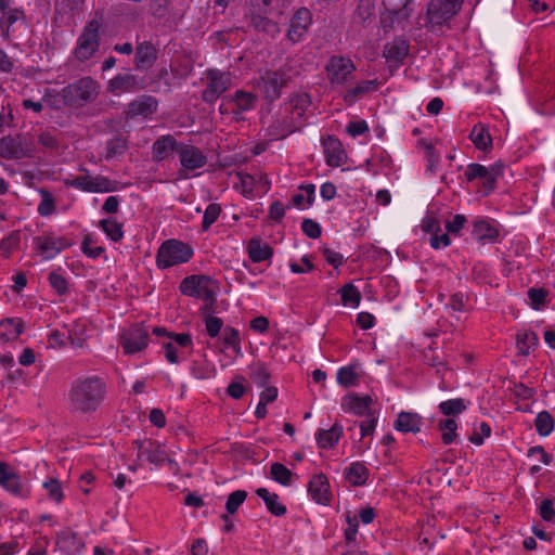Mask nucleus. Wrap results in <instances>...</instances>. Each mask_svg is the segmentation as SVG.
Here are the masks:
<instances>
[{
	"label": "nucleus",
	"mask_w": 555,
	"mask_h": 555,
	"mask_svg": "<svg viewBox=\"0 0 555 555\" xmlns=\"http://www.w3.org/2000/svg\"><path fill=\"white\" fill-rule=\"evenodd\" d=\"M311 103L308 93L291 96L269 119L262 120L266 135L272 141L283 140L299 131L307 124Z\"/></svg>",
	"instance_id": "f257e3e1"
},
{
	"label": "nucleus",
	"mask_w": 555,
	"mask_h": 555,
	"mask_svg": "<svg viewBox=\"0 0 555 555\" xmlns=\"http://www.w3.org/2000/svg\"><path fill=\"white\" fill-rule=\"evenodd\" d=\"M106 396V383L96 375L76 378L68 390L67 403L74 414H91L103 403Z\"/></svg>",
	"instance_id": "f03ea898"
},
{
	"label": "nucleus",
	"mask_w": 555,
	"mask_h": 555,
	"mask_svg": "<svg viewBox=\"0 0 555 555\" xmlns=\"http://www.w3.org/2000/svg\"><path fill=\"white\" fill-rule=\"evenodd\" d=\"M100 93L99 82L90 76L81 77L78 80L67 85L61 91L49 98L50 105L54 108L68 106L73 108H81L88 103L93 102Z\"/></svg>",
	"instance_id": "7ed1b4c3"
},
{
	"label": "nucleus",
	"mask_w": 555,
	"mask_h": 555,
	"mask_svg": "<svg viewBox=\"0 0 555 555\" xmlns=\"http://www.w3.org/2000/svg\"><path fill=\"white\" fill-rule=\"evenodd\" d=\"M293 66L287 62L278 69L264 70L257 80V87L267 101L273 102L282 94V90L292 80Z\"/></svg>",
	"instance_id": "20e7f679"
},
{
	"label": "nucleus",
	"mask_w": 555,
	"mask_h": 555,
	"mask_svg": "<svg viewBox=\"0 0 555 555\" xmlns=\"http://www.w3.org/2000/svg\"><path fill=\"white\" fill-rule=\"evenodd\" d=\"M464 0H430L427 5V28L441 30L461 11Z\"/></svg>",
	"instance_id": "39448f33"
},
{
	"label": "nucleus",
	"mask_w": 555,
	"mask_h": 555,
	"mask_svg": "<svg viewBox=\"0 0 555 555\" xmlns=\"http://www.w3.org/2000/svg\"><path fill=\"white\" fill-rule=\"evenodd\" d=\"M193 254L194 251L190 244L173 238L167 240L157 250V268L164 270L185 263L192 258Z\"/></svg>",
	"instance_id": "423d86ee"
},
{
	"label": "nucleus",
	"mask_w": 555,
	"mask_h": 555,
	"mask_svg": "<svg viewBox=\"0 0 555 555\" xmlns=\"http://www.w3.org/2000/svg\"><path fill=\"white\" fill-rule=\"evenodd\" d=\"M79 171L85 175L64 179V185L88 193H109L117 190V182L105 176H91L89 170L82 166L79 167Z\"/></svg>",
	"instance_id": "0eeeda50"
},
{
	"label": "nucleus",
	"mask_w": 555,
	"mask_h": 555,
	"mask_svg": "<svg viewBox=\"0 0 555 555\" xmlns=\"http://www.w3.org/2000/svg\"><path fill=\"white\" fill-rule=\"evenodd\" d=\"M179 288L185 296L199 298L212 305L216 300L218 284L206 275H190L182 280Z\"/></svg>",
	"instance_id": "6e6552de"
},
{
	"label": "nucleus",
	"mask_w": 555,
	"mask_h": 555,
	"mask_svg": "<svg viewBox=\"0 0 555 555\" xmlns=\"http://www.w3.org/2000/svg\"><path fill=\"white\" fill-rule=\"evenodd\" d=\"M357 66L347 56L333 55L325 65V73L332 86L348 87L354 78Z\"/></svg>",
	"instance_id": "1a4fd4ad"
},
{
	"label": "nucleus",
	"mask_w": 555,
	"mask_h": 555,
	"mask_svg": "<svg viewBox=\"0 0 555 555\" xmlns=\"http://www.w3.org/2000/svg\"><path fill=\"white\" fill-rule=\"evenodd\" d=\"M100 23L96 20H91L85 26L81 35L77 40V46L74 50L75 57L85 62L91 59L100 47Z\"/></svg>",
	"instance_id": "9d476101"
},
{
	"label": "nucleus",
	"mask_w": 555,
	"mask_h": 555,
	"mask_svg": "<svg viewBox=\"0 0 555 555\" xmlns=\"http://www.w3.org/2000/svg\"><path fill=\"white\" fill-rule=\"evenodd\" d=\"M35 152L33 142L21 135H7L0 139V156L4 159L31 158Z\"/></svg>",
	"instance_id": "9b49d317"
},
{
	"label": "nucleus",
	"mask_w": 555,
	"mask_h": 555,
	"mask_svg": "<svg viewBox=\"0 0 555 555\" xmlns=\"http://www.w3.org/2000/svg\"><path fill=\"white\" fill-rule=\"evenodd\" d=\"M149 332L142 324H133L120 334V346L126 354H134L149 345Z\"/></svg>",
	"instance_id": "f8f14e48"
},
{
	"label": "nucleus",
	"mask_w": 555,
	"mask_h": 555,
	"mask_svg": "<svg viewBox=\"0 0 555 555\" xmlns=\"http://www.w3.org/2000/svg\"><path fill=\"white\" fill-rule=\"evenodd\" d=\"M206 79L207 85L202 93V99L206 103L216 102L229 89L231 82L230 74L218 69H208Z\"/></svg>",
	"instance_id": "ddd939ff"
},
{
	"label": "nucleus",
	"mask_w": 555,
	"mask_h": 555,
	"mask_svg": "<svg viewBox=\"0 0 555 555\" xmlns=\"http://www.w3.org/2000/svg\"><path fill=\"white\" fill-rule=\"evenodd\" d=\"M178 155L181 164V178H189L188 172L203 168L207 164L206 155L197 146L181 143L178 150Z\"/></svg>",
	"instance_id": "4468645a"
},
{
	"label": "nucleus",
	"mask_w": 555,
	"mask_h": 555,
	"mask_svg": "<svg viewBox=\"0 0 555 555\" xmlns=\"http://www.w3.org/2000/svg\"><path fill=\"white\" fill-rule=\"evenodd\" d=\"M145 88V79L131 73L118 74L107 83L108 91L114 94L135 93Z\"/></svg>",
	"instance_id": "2eb2a0df"
},
{
	"label": "nucleus",
	"mask_w": 555,
	"mask_h": 555,
	"mask_svg": "<svg viewBox=\"0 0 555 555\" xmlns=\"http://www.w3.org/2000/svg\"><path fill=\"white\" fill-rule=\"evenodd\" d=\"M36 249L44 255V258L52 259L61 251L73 245V242L65 236L42 235L34 238Z\"/></svg>",
	"instance_id": "dca6fc26"
},
{
	"label": "nucleus",
	"mask_w": 555,
	"mask_h": 555,
	"mask_svg": "<svg viewBox=\"0 0 555 555\" xmlns=\"http://www.w3.org/2000/svg\"><path fill=\"white\" fill-rule=\"evenodd\" d=\"M158 50L151 41L139 42L134 50V68L140 72H147L156 63Z\"/></svg>",
	"instance_id": "f3484780"
},
{
	"label": "nucleus",
	"mask_w": 555,
	"mask_h": 555,
	"mask_svg": "<svg viewBox=\"0 0 555 555\" xmlns=\"http://www.w3.org/2000/svg\"><path fill=\"white\" fill-rule=\"evenodd\" d=\"M410 51V42L402 36L395 37L387 42L383 49V56L387 63L396 66L401 65Z\"/></svg>",
	"instance_id": "a211bd4d"
},
{
	"label": "nucleus",
	"mask_w": 555,
	"mask_h": 555,
	"mask_svg": "<svg viewBox=\"0 0 555 555\" xmlns=\"http://www.w3.org/2000/svg\"><path fill=\"white\" fill-rule=\"evenodd\" d=\"M311 20V13L308 9H299L291 20L287 38L293 43L301 41L308 33Z\"/></svg>",
	"instance_id": "6ab92c4d"
},
{
	"label": "nucleus",
	"mask_w": 555,
	"mask_h": 555,
	"mask_svg": "<svg viewBox=\"0 0 555 555\" xmlns=\"http://www.w3.org/2000/svg\"><path fill=\"white\" fill-rule=\"evenodd\" d=\"M325 162L331 167H339L347 160L346 151L341 142L334 135H327L322 139Z\"/></svg>",
	"instance_id": "aec40b11"
},
{
	"label": "nucleus",
	"mask_w": 555,
	"mask_h": 555,
	"mask_svg": "<svg viewBox=\"0 0 555 555\" xmlns=\"http://www.w3.org/2000/svg\"><path fill=\"white\" fill-rule=\"evenodd\" d=\"M158 107V101L152 95H141L132 100L127 107V118L143 117L147 118L152 116Z\"/></svg>",
	"instance_id": "412c9836"
},
{
	"label": "nucleus",
	"mask_w": 555,
	"mask_h": 555,
	"mask_svg": "<svg viewBox=\"0 0 555 555\" xmlns=\"http://www.w3.org/2000/svg\"><path fill=\"white\" fill-rule=\"evenodd\" d=\"M138 449V457L145 459L150 463L162 466L167 460V453L160 448V446L152 440L133 442Z\"/></svg>",
	"instance_id": "4be33fe9"
},
{
	"label": "nucleus",
	"mask_w": 555,
	"mask_h": 555,
	"mask_svg": "<svg viewBox=\"0 0 555 555\" xmlns=\"http://www.w3.org/2000/svg\"><path fill=\"white\" fill-rule=\"evenodd\" d=\"M308 493L315 503L328 505L331 492L327 477L324 474L314 475L308 483Z\"/></svg>",
	"instance_id": "5701e85b"
},
{
	"label": "nucleus",
	"mask_w": 555,
	"mask_h": 555,
	"mask_svg": "<svg viewBox=\"0 0 555 555\" xmlns=\"http://www.w3.org/2000/svg\"><path fill=\"white\" fill-rule=\"evenodd\" d=\"M372 398L370 396H359L357 393H349L341 400V409L345 412L352 413L358 416H367L370 412Z\"/></svg>",
	"instance_id": "b1692460"
},
{
	"label": "nucleus",
	"mask_w": 555,
	"mask_h": 555,
	"mask_svg": "<svg viewBox=\"0 0 555 555\" xmlns=\"http://www.w3.org/2000/svg\"><path fill=\"white\" fill-rule=\"evenodd\" d=\"M181 143H179L176 138L171 134H164L156 139V141L152 145V154L153 158L156 162H162L166 159L171 152H177L180 149Z\"/></svg>",
	"instance_id": "393cba45"
},
{
	"label": "nucleus",
	"mask_w": 555,
	"mask_h": 555,
	"mask_svg": "<svg viewBox=\"0 0 555 555\" xmlns=\"http://www.w3.org/2000/svg\"><path fill=\"white\" fill-rule=\"evenodd\" d=\"M267 15L268 14H264L263 12H261L260 8L259 9L254 8L246 15V18L248 20V24L251 27H254L256 30L263 31V33L274 36L275 34H278L280 31L278 24L275 22H273L272 20H270Z\"/></svg>",
	"instance_id": "a878e982"
},
{
	"label": "nucleus",
	"mask_w": 555,
	"mask_h": 555,
	"mask_svg": "<svg viewBox=\"0 0 555 555\" xmlns=\"http://www.w3.org/2000/svg\"><path fill=\"white\" fill-rule=\"evenodd\" d=\"M0 486L14 495H20L23 492L18 474L4 462H0Z\"/></svg>",
	"instance_id": "bb28decb"
},
{
	"label": "nucleus",
	"mask_w": 555,
	"mask_h": 555,
	"mask_svg": "<svg viewBox=\"0 0 555 555\" xmlns=\"http://www.w3.org/2000/svg\"><path fill=\"white\" fill-rule=\"evenodd\" d=\"M473 237L482 243H495L499 237V230L488 220L476 219L473 223Z\"/></svg>",
	"instance_id": "cd10ccee"
},
{
	"label": "nucleus",
	"mask_w": 555,
	"mask_h": 555,
	"mask_svg": "<svg viewBox=\"0 0 555 555\" xmlns=\"http://www.w3.org/2000/svg\"><path fill=\"white\" fill-rule=\"evenodd\" d=\"M38 144L43 153L50 155L59 154L62 144V134L55 128L46 129L38 134Z\"/></svg>",
	"instance_id": "c85d7f7f"
},
{
	"label": "nucleus",
	"mask_w": 555,
	"mask_h": 555,
	"mask_svg": "<svg viewBox=\"0 0 555 555\" xmlns=\"http://www.w3.org/2000/svg\"><path fill=\"white\" fill-rule=\"evenodd\" d=\"M344 428L339 423H334L330 429H319L315 434L318 447L321 449L334 448L340 437L343 436Z\"/></svg>",
	"instance_id": "c756f323"
},
{
	"label": "nucleus",
	"mask_w": 555,
	"mask_h": 555,
	"mask_svg": "<svg viewBox=\"0 0 555 555\" xmlns=\"http://www.w3.org/2000/svg\"><path fill=\"white\" fill-rule=\"evenodd\" d=\"M378 86L379 82L376 79L362 80L358 82L354 87H348L346 91L343 93V100L347 104H352L364 94L371 91H376L378 89Z\"/></svg>",
	"instance_id": "7c9ffc66"
},
{
	"label": "nucleus",
	"mask_w": 555,
	"mask_h": 555,
	"mask_svg": "<svg viewBox=\"0 0 555 555\" xmlns=\"http://www.w3.org/2000/svg\"><path fill=\"white\" fill-rule=\"evenodd\" d=\"M246 250L249 259L255 263L268 260L273 256V248L258 237L249 240Z\"/></svg>",
	"instance_id": "2f4dec72"
},
{
	"label": "nucleus",
	"mask_w": 555,
	"mask_h": 555,
	"mask_svg": "<svg viewBox=\"0 0 555 555\" xmlns=\"http://www.w3.org/2000/svg\"><path fill=\"white\" fill-rule=\"evenodd\" d=\"M422 416L417 413L400 412L393 424L396 430L417 434L421 430Z\"/></svg>",
	"instance_id": "473e14b6"
},
{
	"label": "nucleus",
	"mask_w": 555,
	"mask_h": 555,
	"mask_svg": "<svg viewBox=\"0 0 555 555\" xmlns=\"http://www.w3.org/2000/svg\"><path fill=\"white\" fill-rule=\"evenodd\" d=\"M24 330L21 319H4L0 322V343L13 341L20 337Z\"/></svg>",
	"instance_id": "72a5a7b5"
},
{
	"label": "nucleus",
	"mask_w": 555,
	"mask_h": 555,
	"mask_svg": "<svg viewBox=\"0 0 555 555\" xmlns=\"http://www.w3.org/2000/svg\"><path fill=\"white\" fill-rule=\"evenodd\" d=\"M469 139L479 151L486 152L492 149V138L488 127L483 124H477L473 127Z\"/></svg>",
	"instance_id": "f704fd0d"
},
{
	"label": "nucleus",
	"mask_w": 555,
	"mask_h": 555,
	"mask_svg": "<svg viewBox=\"0 0 555 555\" xmlns=\"http://www.w3.org/2000/svg\"><path fill=\"white\" fill-rule=\"evenodd\" d=\"M231 101L235 105V108L232 111L233 114L238 115L243 112H248L255 108L257 103V95L251 92L237 90L231 96Z\"/></svg>",
	"instance_id": "c9c22d12"
},
{
	"label": "nucleus",
	"mask_w": 555,
	"mask_h": 555,
	"mask_svg": "<svg viewBox=\"0 0 555 555\" xmlns=\"http://www.w3.org/2000/svg\"><path fill=\"white\" fill-rule=\"evenodd\" d=\"M369 476L367 467L361 462H353L345 469L346 479L354 487L365 485Z\"/></svg>",
	"instance_id": "e433bc0d"
},
{
	"label": "nucleus",
	"mask_w": 555,
	"mask_h": 555,
	"mask_svg": "<svg viewBox=\"0 0 555 555\" xmlns=\"http://www.w3.org/2000/svg\"><path fill=\"white\" fill-rule=\"evenodd\" d=\"M256 494L263 500L272 515L281 517L286 514V506L279 501L276 493L270 492L267 488H258Z\"/></svg>",
	"instance_id": "4c0bfd02"
},
{
	"label": "nucleus",
	"mask_w": 555,
	"mask_h": 555,
	"mask_svg": "<svg viewBox=\"0 0 555 555\" xmlns=\"http://www.w3.org/2000/svg\"><path fill=\"white\" fill-rule=\"evenodd\" d=\"M469 404L470 402L468 400L463 398H455L440 402L438 408L444 416H448V418H453L454 416H457L466 411Z\"/></svg>",
	"instance_id": "58836bf2"
},
{
	"label": "nucleus",
	"mask_w": 555,
	"mask_h": 555,
	"mask_svg": "<svg viewBox=\"0 0 555 555\" xmlns=\"http://www.w3.org/2000/svg\"><path fill=\"white\" fill-rule=\"evenodd\" d=\"M538 346V336L533 331H521L516 334V347L521 356H528Z\"/></svg>",
	"instance_id": "ea45409f"
},
{
	"label": "nucleus",
	"mask_w": 555,
	"mask_h": 555,
	"mask_svg": "<svg viewBox=\"0 0 555 555\" xmlns=\"http://www.w3.org/2000/svg\"><path fill=\"white\" fill-rule=\"evenodd\" d=\"M99 227L113 242H120L124 237L122 223L116 218L102 219L99 222Z\"/></svg>",
	"instance_id": "a19ab883"
},
{
	"label": "nucleus",
	"mask_w": 555,
	"mask_h": 555,
	"mask_svg": "<svg viewBox=\"0 0 555 555\" xmlns=\"http://www.w3.org/2000/svg\"><path fill=\"white\" fill-rule=\"evenodd\" d=\"M81 251L87 257L96 259L105 251V248L98 245V237L95 235L86 233L81 242Z\"/></svg>",
	"instance_id": "79ce46f5"
},
{
	"label": "nucleus",
	"mask_w": 555,
	"mask_h": 555,
	"mask_svg": "<svg viewBox=\"0 0 555 555\" xmlns=\"http://www.w3.org/2000/svg\"><path fill=\"white\" fill-rule=\"evenodd\" d=\"M438 429L441 431V440L446 446L453 443L457 437V423L454 418H444L438 422Z\"/></svg>",
	"instance_id": "37998d69"
},
{
	"label": "nucleus",
	"mask_w": 555,
	"mask_h": 555,
	"mask_svg": "<svg viewBox=\"0 0 555 555\" xmlns=\"http://www.w3.org/2000/svg\"><path fill=\"white\" fill-rule=\"evenodd\" d=\"M375 16V4L373 0H359L353 12V20L358 23H365Z\"/></svg>",
	"instance_id": "c03bdc74"
},
{
	"label": "nucleus",
	"mask_w": 555,
	"mask_h": 555,
	"mask_svg": "<svg viewBox=\"0 0 555 555\" xmlns=\"http://www.w3.org/2000/svg\"><path fill=\"white\" fill-rule=\"evenodd\" d=\"M270 477L278 483L288 487L292 485L293 473L285 465L275 462L270 467Z\"/></svg>",
	"instance_id": "a18cd8bd"
},
{
	"label": "nucleus",
	"mask_w": 555,
	"mask_h": 555,
	"mask_svg": "<svg viewBox=\"0 0 555 555\" xmlns=\"http://www.w3.org/2000/svg\"><path fill=\"white\" fill-rule=\"evenodd\" d=\"M222 343L225 348H231L236 354L242 353L238 330L231 326L224 327L222 334Z\"/></svg>",
	"instance_id": "49530a36"
},
{
	"label": "nucleus",
	"mask_w": 555,
	"mask_h": 555,
	"mask_svg": "<svg viewBox=\"0 0 555 555\" xmlns=\"http://www.w3.org/2000/svg\"><path fill=\"white\" fill-rule=\"evenodd\" d=\"M271 374L264 363L258 362L250 367V378L260 388L269 384Z\"/></svg>",
	"instance_id": "de8ad7c7"
},
{
	"label": "nucleus",
	"mask_w": 555,
	"mask_h": 555,
	"mask_svg": "<svg viewBox=\"0 0 555 555\" xmlns=\"http://www.w3.org/2000/svg\"><path fill=\"white\" fill-rule=\"evenodd\" d=\"M535 430L540 436H548L554 429V420L547 411L538 413L534 420Z\"/></svg>",
	"instance_id": "09e8293b"
},
{
	"label": "nucleus",
	"mask_w": 555,
	"mask_h": 555,
	"mask_svg": "<svg viewBox=\"0 0 555 555\" xmlns=\"http://www.w3.org/2000/svg\"><path fill=\"white\" fill-rule=\"evenodd\" d=\"M21 235L18 231L11 232L7 237L0 242V255L3 258H9L12 253L18 248Z\"/></svg>",
	"instance_id": "8fccbe9b"
},
{
	"label": "nucleus",
	"mask_w": 555,
	"mask_h": 555,
	"mask_svg": "<svg viewBox=\"0 0 555 555\" xmlns=\"http://www.w3.org/2000/svg\"><path fill=\"white\" fill-rule=\"evenodd\" d=\"M39 194L41 196V202L38 205L37 211L41 217H49L55 211L54 197L46 189H40Z\"/></svg>",
	"instance_id": "3c124183"
},
{
	"label": "nucleus",
	"mask_w": 555,
	"mask_h": 555,
	"mask_svg": "<svg viewBox=\"0 0 555 555\" xmlns=\"http://www.w3.org/2000/svg\"><path fill=\"white\" fill-rule=\"evenodd\" d=\"M340 296L345 306L350 305L352 307H358L362 298L359 289L351 283L341 287Z\"/></svg>",
	"instance_id": "603ef678"
},
{
	"label": "nucleus",
	"mask_w": 555,
	"mask_h": 555,
	"mask_svg": "<svg viewBox=\"0 0 555 555\" xmlns=\"http://www.w3.org/2000/svg\"><path fill=\"white\" fill-rule=\"evenodd\" d=\"M359 375L352 365L340 367L337 372V382L344 387L354 386Z\"/></svg>",
	"instance_id": "864d4df0"
},
{
	"label": "nucleus",
	"mask_w": 555,
	"mask_h": 555,
	"mask_svg": "<svg viewBox=\"0 0 555 555\" xmlns=\"http://www.w3.org/2000/svg\"><path fill=\"white\" fill-rule=\"evenodd\" d=\"M43 488L46 489L50 500H53L57 504L63 501L64 493L60 480L55 478H49L43 482Z\"/></svg>",
	"instance_id": "5fc2aeb1"
},
{
	"label": "nucleus",
	"mask_w": 555,
	"mask_h": 555,
	"mask_svg": "<svg viewBox=\"0 0 555 555\" xmlns=\"http://www.w3.org/2000/svg\"><path fill=\"white\" fill-rule=\"evenodd\" d=\"M488 176L487 167L477 163H472L467 166L465 171V178L468 182L479 178L485 180V186L488 188Z\"/></svg>",
	"instance_id": "6e6d98bb"
},
{
	"label": "nucleus",
	"mask_w": 555,
	"mask_h": 555,
	"mask_svg": "<svg viewBox=\"0 0 555 555\" xmlns=\"http://www.w3.org/2000/svg\"><path fill=\"white\" fill-rule=\"evenodd\" d=\"M221 214V206L216 203H211L207 206L204 212L202 221V230L207 231L212 223L217 221Z\"/></svg>",
	"instance_id": "4d7b16f0"
},
{
	"label": "nucleus",
	"mask_w": 555,
	"mask_h": 555,
	"mask_svg": "<svg viewBox=\"0 0 555 555\" xmlns=\"http://www.w3.org/2000/svg\"><path fill=\"white\" fill-rule=\"evenodd\" d=\"M247 498V492L244 490H236L229 494L225 509L229 514H234L238 507L244 503Z\"/></svg>",
	"instance_id": "13d9d810"
},
{
	"label": "nucleus",
	"mask_w": 555,
	"mask_h": 555,
	"mask_svg": "<svg viewBox=\"0 0 555 555\" xmlns=\"http://www.w3.org/2000/svg\"><path fill=\"white\" fill-rule=\"evenodd\" d=\"M127 149V142L121 137L112 138L106 145V158H113L116 155H121Z\"/></svg>",
	"instance_id": "bf43d9fd"
},
{
	"label": "nucleus",
	"mask_w": 555,
	"mask_h": 555,
	"mask_svg": "<svg viewBox=\"0 0 555 555\" xmlns=\"http://www.w3.org/2000/svg\"><path fill=\"white\" fill-rule=\"evenodd\" d=\"M48 280L51 287L57 293V295L62 296L68 292L67 280L62 274L53 271L49 274Z\"/></svg>",
	"instance_id": "052dcab7"
},
{
	"label": "nucleus",
	"mask_w": 555,
	"mask_h": 555,
	"mask_svg": "<svg viewBox=\"0 0 555 555\" xmlns=\"http://www.w3.org/2000/svg\"><path fill=\"white\" fill-rule=\"evenodd\" d=\"M222 327L223 321L221 318L211 314L205 318V328L209 337H217L220 334Z\"/></svg>",
	"instance_id": "680f3d73"
},
{
	"label": "nucleus",
	"mask_w": 555,
	"mask_h": 555,
	"mask_svg": "<svg viewBox=\"0 0 555 555\" xmlns=\"http://www.w3.org/2000/svg\"><path fill=\"white\" fill-rule=\"evenodd\" d=\"M490 435L491 426L488 423L482 422L480 423L478 428L474 429L468 440L475 446H481L483 443L485 438L490 437Z\"/></svg>",
	"instance_id": "e2e57ef3"
},
{
	"label": "nucleus",
	"mask_w": 555,
	"mask_h": 555,
	"mask_svg": "<svg viewBox=\"0 0 555 555\" xmlns=\"http://www.w3.org/2000/svg\"><path fill=\"white\" fill-rule=\"evenodd\" d=\"M179 346L173 341H164L163 349L165 350V358L171 364H178L183 359V352H179Z\"/></svg>",
	"instance_id": "0e129e2a"
},
{
	"label": "nucleus",
	"mask_w": 555,
	"mask_h": 555,
	"mask_svg": "<svg viewBox=\"0 0 555 555\" xmlns=\"http://www.w3.org/2000/svg\"><path fill=\"white\" fill-rule=\"evenodd\" d=\"M301 231L309 238L315 240L321 236L322 228L317 221L306 218L301 222Z\"/></svg>",
	"instance_id": "69168bd1"
},
{
	"label": "nucleus",
	"mask_w": 555,
	"mask_h": 555,
	"mask_svg": "<svg viewBox=\"0 0 555 555\" xmlns=\"http://www.w3.org/2000/svg\"><path fill=\"white\" fill-rule=\"evenodd\" d=\"M555 499H545L539 506V515L545 521H553L555 519Z\"/></svg>",
	"instance_id": "338daca9"
},
{
	"label": "nucleus",
	"mask_w": 555,
	"mask_h": 555,
	"mask_svg": "<svg viewBox=\"0 0 555 555\" xmlns=\"http://www.w3.org/2000/svg\"><path fill=\"white\" fill-rule=\"evenodd\" d=\"M548 292L544 288H529L528 298L531 300L533 309L539 310L545 302Z\"/></svg>",
	"instance_id": "774afa93"
}]
</instances>
